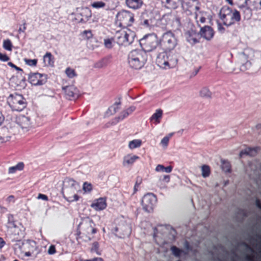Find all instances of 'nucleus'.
<instances>
[{"instance_id":"obj_1","label":"nucleus","mask_w":261,"mask_h":261,"mask_svg":"<svg viewBox=\"0 0 261 261\" xmlns=\"http://www.w3.org/2000/svg\"><path fill=\"white\" fill-rule=\"evenodd\" d=\"M79 229L80 230L79 234L80 235V238L84 242L90 241L98 231L93 220L89 217L82 220L79 225Z\"/></svg>"},{"instance_id":"obj_2","label":"nucleus","mask_w":261,"mask_h":261,"mask_svg":"<svg viewBox=\"0 0 261 261\" xmlns=\"http://www.w3.org/2000/svg\"><path fill=\"white\" fill-rule=\"evenodd\" d=\"M219 16L224 25L229 27L241 20V15L238 10L223 6L220 10Z\"/></svg>"},{"instance_id":"obj_3","label":"nucleus","mask_w":261,"mask_h":261,"mask_svg":"<svg viewBox=\"0 0 261 261\" xmlns=\"http://www.w3.org/2000/svg\"><path fill=\"white\" fill-rule=\"evenodd\" d=\"M127 60L131 68L140 69L147 61L146 53L141 49L133 50L128 54Z\"/></svg>"},{"instance_id":"obj_4","label":"nucleus","mask_w":261,"mask_h":261,"mask_svg":"<svg viewBox=\"0 0 261 261\" xmlns=\"http://www.w3.org/2000/svg\"><path fill=\"white\" fill-rule=\"evenodd\" d=\"M176 57L170 53V51H163L160 53L156 59V64L163 69H169L175 66L177 63Z\"/></svg>"},{"instance_id":"obj_5","label":"nucleus","mask_w":261,"mask_h":261,"mask_svg":"<svg viewBox=\"0 0 261 261\" xmlns=\"http://www.w3.org/2000/svg\"><path fill=\"white\" fill-rule=\"evenodd\" d=\"M7 102L13 111H22L27 106L25 98L22 95L17 93L11 94L7 97Z\"/></svg>"},{"instance_id":"obj_6","label":"nucleus","mask_w":261,"mask_h":261,"mask_svg":"<svg viewBox=\"0 0 261 261\" xmlns=\"http://www.w3.org/2000/svg\"><path fill=\"white\" fill-rule=\"evenodd\" d=\"M135 37L134 31L129 29L121 30L116 32L113 40L119 45H127L134 41Z\"/></svg>"},{"instance_id":"obj_7","label":"nucleus","mask_w":261,"mask_h":261,"mask_svg":"<svg viewBox=\"0 0 261 261\" xmlns=\"http://www.w3.org/2000/svg\"><path fill=\"white\" fill-rule=\"evenodd\" d=\"M140 45L145 53L152 51L159 47V40L154 34H148L140 40Z\"/></svg>"},{"instance_id":"obj_8","label":"nucleus","mask_w":261,"mask_h":261,"mask_svg":"<svg viewBox=\"0 0 261 261\" xmlns=\"http://www.w3.org/2000/svg\"><path fill=\"white\" fill-rule=\"evenodd\" d=\"M177 44V40L174 34L171 32L165 33L159 40V47L163 51H170Z\"/></svg>"},{"instance_id":"obj_9","label":"nucleus","mask_w":261,"mask_h":261,"mask_svg":"<svg viewBox=\"0 0 261 261\" xmlns=\"http://www.w3.org/2000/svg\"><path fill=\"white\" fill-rule=\"evenodd\" d=\"M116 18L117 24L123 28L132 26L135 21L134 13L125 10L118 12Z\"/></svg>"},{"instance_id":"obj_10","label":"nucleus","mask_w":261,"mask_h":261,"mask_svg":"<svg viewBox=\"0 0 261 261\" xmlns=\"http://www.w3.org/2000/svg\"><path fill=\"white\" fill-rule=\"evenodd\" d=\"M155 201L156 197L153 194L148 193L145 195L142 199V205L143 209L147 212H151Z\"/></svg>"},{"instance_id":"obj_11","label":"nucleus","mask_w":261,"mask_h":261,"mask_svg":"<svg viewBox=\"0 0 261 261\" xmlns=\"http://www.w3.org/2000/svg\"><path fill=\"white\" fill-rule=\"evenodd\" d=\"M91 10L88 7H82L77 10L75 19L79 22L85 23L91 17Z\"/></svg>"},{"instance_id":"obj_12","label":"nucleus","mask_w":261,"mask_h":261,"mask_svg":"<svg viewBox=\"0 0 261 261\" xmlns=\"http://www.w3.org/2000/svg\"><path fill=\"white\" fill-rule=\"evenodd\" d=\"M29 81L33 85L39 86L44 84L47 81V75L38 72L31 73L29 76Z\"/></svg>"},{"instance_id":"obj_13","label":"nucleus","mask_w":261,"mask_h":261,"mask_svg":"<svg viewBox=\"0 0 261 261\" xmlns=\"http://www.w3.org/2000/svg\"><path fill=\"white\" fill-rule=\"evenodd\" d=\"M62 90L66 98L70 100L77 98L80 94L78 89L73 85L63 87Z\"/></svg>"},{"instance_id":"obj_14","label":"nucleus","mask_w":261,"mask_h":261,"mask_svg":"<svg viewBox=\"0 0 261 261\" xmlns=\"http://www.w3.org/2000/svg\"><path fill=\"white\" fill-rule=\"evenodd\" d=\"M16 122L19 125L22 129L28 130L32 126V123L30 117L20 115L16 118Z\"/></svg>"},{"instance_id":"obj_15","label":"nucleus","mask_w":261,"mask_h":261,"mask_svg":"<svg viewBox=\"0 0 261 261\" xmlns=\"http://www.w3.org/2000/svg\"><path fill=\"white\" fill-rule=\"evenodd\" d=\"M187 41L192 45H194L199 42L200 36L195 31L191 30L185 33Z\"/></svg>"},{"instance_id":"obj_16","label":"nucleus","mask_w":261,"mask_h":261,"mask_svg":"<svg viewBox=\"0 0 261 261\" xmlns=\"http://www.w3.org/2000/svg\"><path fill=\"white\" fill-rule=\"evenodd\" d=\"M215 32L213 29L208 25L201 27L199 32L200 37L204 38L206 40H211L214 37Z\"/></svg>"},{"instance_id":"obj_17","label":"nucleus","mask_w":261,"mask_h":261,"mask_svg":"<svg viewBox=\"0 0 261 261\" xmlns=\"http://www.w3.org/2000/svg\"><path fill=\"white\" fill-rule=\"evenodd\" d=\"M11 137L12 134L8 127H0V144H3L9 142Z\"/></svg>"},{"instance_id":"obj_18","label":"nucleus","mask_w":261,"mask_h":261,"mask_svg":"<svg viewBox=\"0 0 261 261\" xmlns=\"http://www.w3.org/2000/svg\"><path fill=\"white\" fill-rule=\"evenodd\" d=\"M24 246L25 248L23 251L24 255L27 257L31 256L36 248V242L35 241L28 240L25 243Z\"/></svg>"},{"instance_id":"obj_19","label":"nucleus","mask_w":261,"mask_h":261,"mask_svg":"<svg viewBox=\"0 0 261 261\" xmlns=\"http://www.w3.org/2000/svg\"><path fill=\"white\" fill-rule=\"evenodd\" d=\"M108 0H103L101 1H95L91 4L92 8L96 9H103L105 10H109L111 7L108 3Z\"/></svg>"},{"instance_id":"obj_20","label":"nucleus","mask_w":261,"mask_h":261,"mask_svg":"<svg viewBox=\"0 0 261 261\" xmlns=\"http://www.w3.org/2000/svg\"><path fill=\"white\" fill-rule=\"evenodd\" d=\"M107 202L105 198H99L93 202L91 206L96 211H101L107 207Z\"/></svg>"},{"instance_id":"obj_21","label":"nucleus","mask_w":261,"mask_h":261,"mask_svg":"<svg viewBox=\"0 0 261 261\" xmlns=\"http://www.w3.org/2000/svg\"><path fill=\"white\" fill-rule=\"evenodd\" d=\"M65 194H64V198L68 202H72L79 200L80 197L76 193H73V190L70 188H65Z\"/></svg>"},{"instance_id":"obj_22","label":"nucleus","mask_w":261,"mask_h":261,"mask_svg":"<svg viewBox=\"0 0 261 261\" xmlns=\"http://www.w3.org/2000/svg\"><path fill=\"white\" fill-rule=\"evenodd\" d=\"M245 4L261 14V0H245Z\"/></svg>"},{"instance_id":"obj_23","label":"nucleus","mask_w":261,"mask_h":261,"mask_svg":"<svg viewBox=\"0 0 261 261\" xmlns=\"http://www.w3.org/2000/svg\"><path fill=\"white\" fill-rule=\"evenodd\" d=\"M240 8L242 11L245 19L248 20L251 17L252 15V11L253 9L250 8L249 6H247L246 4L245 5H243L240 6Z\"/></svg>"},{"instance_id":"obj_24","label":"nucleus","mask_w":261,"mask_h":261,"mask_svg":"<svg viewBox=\"0 0 261 261\" xmlns=\"http://www.w3.org/2000/svg\"><path fill=\"white\" fill-rule=\"evenodd\" d=\"M65 181L67 184L65 188H70L73 190V193L75 192L79 187V184L73 178L67 177Z\"/></svg>"},{"instance_id":"obj_25","label":"nucleus","mask_w":261,"mask_h":261,"mask_svg":"<svg viewBox=\"0 0 261 261\" xmlns=\"http://www.w3.org/2000/svg\"><path fill=\"white\" fill-rule=\"evenodd\" d=\"M127 6L133 9H139L143 4L142 0H126Z\"/></svg>"},{"instance_id":"obj_26","label":"nucleus","mask_w":261,"mask_h":261,"mask_svg":"<svg viewBox=\"0 0 261 261\" xmlns=\"http://www.w3.org/2000/svg\"><path fill=\"white\" fill-rule=\"evenodd\" d=\"M139 159L140 157L136 155L127 154L123 158V166L132 165Z\"/></svg>"},{"instance_id":"obj_27","label":"nucleus","mask_w":261,"mask_h":261,"mask_svg":"<svg viewBox=\"0 0 261 261\" xmlns=\"http://www.w3.org/2000/svg\"><path fill=\"white\" fill-rule=\"evenodd\" d=\"M258 149H259L258 147L247 148L245 149L244 150H242L241 151V152H240V154H239L241 158L244 154L249 155L251 156H255L256 154Z\"/></svg>"},{"instance_id":"obj_28","label":"nucleus","mask_w":261,"mask_h":261,"mask_svg":"<svg viewBox=\"0 0 261 261\" xmlns=\"http://www.w3.org/2000/svg\"><path fill=\"white\" fill-rule=\"evenodd\" d=\"M43 62L47 66H54L55 58L51 53L47 52L43 56Z\"/></svg>"},{"instance_id":"obj_29","label":"nucleus","mask_w":261,"mask_h":261,"mask_svg":"<svg viewBox=\"0 0 261 261\" xmlns=\"http://www.w3.org/2000/svg\"><path fill=\"white\" fill-rule=\"evenodd\" d=\"M162 116L163 110L161 109H157L155 113L150 117V121H154L155 124L160 123L161 122V119L162 118Z\"/></svg>"},{"instance_id":"obj_30","label":"nucleus","mask_w":261,"mask_h":261,"mask_svg":"<svg viewBox=\"0 0 261 261\" xmlns=\"http://www.w3.org/2000/svg\"><path fill=\"white\" fill-rule=\"evenodd\" d=\"M11 234L13 236V239L15 241H19L21 239L22 233L20 229L18 226L14 227L9 229Z\"/></svg>"},{"instance_id":"obj_31","label":"nucleus","mask_w":261,"mask_h":261,"mask_svg":"<svg viewBox=\"0 0 261 261\" xmlns=\"http://www.w3.org/2000/svg\"><path fill=\"white\" fill-rule=\"evenodd\" d=\"M109 63V58H104L95 62L93 65V67L95 68H102L106 67Z\"/></svg>"},{"instance_id":"obj_32","label":"nucleus","mask_w":261,"mask_h":261,"mask_svg":"<svg viewBox=\"0 0 261 261\" xmlns=\"http://www.w3.org/2000/svg\"><path fill=\"white\" fill-rule=\"evenodd\" d=\"M24 168V164L22 162H19L16 165L10 167L8 169L9 174H14L17 171H22Z\"/></svg>"},{"instance_id":"obj_33","label":"nucleus","mask_w":261,"mask_h":261,"mask_svg":"<svg viewBox=\"0 0 261 261\" xmlns=\"http://www.w3.org/2000/svg\"><path fill=\"white\" fill-rule=\"evenodd\" d=\"M162 4L167 9H172L177 7V4L174 0H161Z\"/></svg>"},{"instance_id":"obj_34","label":"nucleus","mask_w":261,"mask_h":261,"mask_svg":"<svg viewBox=\"0 0 261 261\" xmlns=\"http://www.w3.org/2000/svg\"><path fill=\"white\" fill-rule=\"evenodd\" d=\"M142 145V141L140 139H134L130 141L128 144V147L130 149L139 147Z\"/></svg>"},{"instance_id":"obj_35","label":"nucleus","mask_w":261,"mask_h":261,"mask_svg":"<svg viewBox=\"0 0 261 261\" xmlns=\"http://www.w3.org/2000/svg\"><path fill=\"white\" fill-rule=\"evenodd\" d=\"M222 169L225 172L230 173L231 171V166L230 163L226 161L222 162Z\"/></svg>"},{"instance_id":"obj_36","label":"nucleus","mask_w":261,"mask_h":261,"mask_svg":"<svg viewBox=\"0 0 261 261\" xmlns=\"http://www.w3.org/2000/svg\"><path fill=\"white\" fill-rule=\"evenodd\" d=\"M3 48L8 51H12L13 44L11 41L9 39L4 40L3 44Z\"/></svg>"},{"instance_id":"obj_37","label":"nucleus","mask_w":261,"mask_h":261,"mask_svg":"<svg viewBox=\"0 0 261 261\" xmlns=\"http://www.w3.org/2000/svg\"><path fill=\"white\" fill-rule=\"evenodd\" d=\"M65 72L67 76L70 79L76 77L77 75L75 70L69 67L66 69Z\"/></svg>"},{"instance_id":"obj_38","label":"nucleus","mask_w":261,"mask_h":261,"mask_svg":"<svg viewBox=\"0 0 261 261\" xmlns=\"http://www.w3.org/2000/svg\"><path fill=\"white\" fill-rule=\"evenodd\" d=\"M202 176L203 177H207L211 173L210 167L208 165H204L201 167Z\"/></svg>"},{"instance_id":"obj_39","label":"nucleus","mask_w":261,"mask_h":261,"mask_svg":"<svg viewBox=\"0 0 261 261\" xmlns=\"http://www.w3.org/2000/svg\"><path fill=\"white\" fill-rule=\"evenodd\" d=\"M24 62L25 64L31 67H36L37 65L38 60L37 59H24Z\"/></svg>"},{"instance_id":"obj_40","label":"nucleus","mask_w":261,"mask_h":261,"mask_svg":"<svg viewBox=\"0 0 261 261\" xmlns=\"http://www.w3.org/2000/svg\"><path fill=\"white\" fill-rule=\"evenodd\" d=\"M171 250L173 254L176 257H179L181 253L183 252L182 250L178 248L175 246H172L171 247Z\"/></svg>"},{"instance_id":"obj_41","label":"nucleus","mask_w":261,"mask_h":261,"mask_svg":"<svg viewBox=\"0 0 261 261\" xmlns=\"http://www.w3.org/2000/svg\"><path fill=\"white\" fill-rule=\"evenodd\" d=\"M129 115V113L126 110L122 112L119 116L115 118V122L118 123L120 121L122 120L123 119L127 117Z\"/></svg>"},{"instance_id":"obj_42","label":"nucleus","mask_w":261,"mask_h":261,"mask_svg":"<svg viewBox=\"0 0 261 261\" xmlns=\"http://www.w3.org/2000/svg\"><path fill=\"white\" fill-rule=\"evenodd\" d=\"M200 95L203 97H210L211 96V92L207 88H203L200 91Z\"/></svg>"},{"instance_id":"obj_43","label":"nucleus","mask_w":261,"mask_h":261,"mask_svg":"<svg viewBox=\"0 0 261 261\" xmlns=\"http://www.w3.org/2000/svg\"><path fill=\"white\" fill-rule=\"evenodd\" d=\"M8 228L9 229H11L14 227L16 226L15 221L13 220V216L12 215H9L8 216Z\"/></svg>"},{"instance_id":"obj_44","label":"nucleus","mask_w":261,"mask_h":261,"mask_svg":"<svg viewBox=\"0 0 261 261\" xmlns=\"http://www.w3.org/2000/svg\"><path fill=\"white\" fill-rule=\"evenodd\" d=\"M142 182V178L140 176H137L136 178V181L134 188V194L136 193L138 191V188Z\"/></svg>"},{"instance_id":"obj_45","label":"nucleus","mask_w":261,"mask_h":261,"mask_svg":"<svg viewBox=\"0 0 261 261\" xmlns=\"http://www.w3.org/2000/svg\"><path fill=\"white\" fill-rule=\"evenodd\" d=\"M200 12H195V18L197 22L200 21L201 23H204L205 21V18L204 16H202L200 14Z\"/></svg>"},{"instance_id":"obj_46","label":"nucleus","mask_w":261,"mask_h":261,"mask_svg":"<svg viewBox=\"0 0 261 261\" xmlns=\"http://www.w3.org/2000/svg\"><path fill=\"white\" fill-rule=\"evenodd\" d=\"M83 189L85 192H90L92 190V186L90 183L85 182L83 184Z\"/></svg>"},{"instance_id":"obj_47","label":"nucleus","mask_w":261,"mask_h":261,"mask_svg":"<svg viewBox=\"0 0 261 261\" xmlns=\"http://www.w3.org/2000/svg\"><path fill=\"white\" fill-rule=\"evenodd\" d=\"M113 42H114L113 40V38L110 39H106L104 40V44L106 47L108 48H111L113 47Z\"/></svg>"},{"instance_id":"obj_48","label":"nucleus","mask_w":261,"mask_h":261,"mask_svg":"<svg viewBox=\"0 0 261 261\" xmlns=\"http://www.w3.org/2000/svg\"><path fill=\"white\" fill-rule=\"evenodd\" d=\"M99 244L97 242H94L92 245L91 248V251L92 252H96L99 254L98 253Z\"/></svg>"},{"instance_id":"obj_49","label":"nucleus","mask_w":261,"mask_h":261,"mask_svg":"<svg viewBox=\"0 0 261 261\" xmlns=\"http://www.w3.org/2000/svg\"><path fill=\"white\" fill-rule=\"evenodd\" d=\"M170 136H171V135H170V136H166L162 139L161 144L163 146L165 147H167L168 146Z\"/></svg>"},{"instance_id":"obj_50","label":"nucleus","mask_w":261,"mask_h":261,"mask_svg":"<svg viewBox=\"0 0 261 261\" xmlns=\"http://www.w3.org/2000/svg\"><path fill=\"white\" fill-rule=\"evenodd\" d=\"M170 180V176L169 175H165L163 176V177H160L159 179V181L160 182H164L165 183L169 182Z\"/></svg>"},{"instance_id":"obj_51","label":"nucleus","mask_w":261,"mask_h":261,"mask_svg":"<svg viewBox=\"0 0 261 261\" xmlns=\"http://www.w3.org/2000/svg\"><path fill=\"white\" fill-rule=\"evenodd\" d=\"M57 252L56 247L54 245H51L48 249L47 253L49 255H53Z\"/></svg>"},{"instance_id":"obj_52","label":"nucleus","mask_w":261,"mask_h":261,"mask_svg":"<svg viewBox=\"0 0 261 261\" xmlns=\"http://www.w3.org/2000/svg\"><path fill=\"white\" fill-rule=\"evenodd\" d=\"M8 65L13 68H14L15 70H16L18 72H21L22 73L23 72L22 69H21V68H20L19 67H17L16 65H15L14 64H13L11 62H8Z\"/></svg>"},{"instance_id":"obj_53","label":"nucleus","mask_w":261,"mask_h":261,"mask_svg":"<svg viewBox=\"0 0 261 261\" xmlns=\"http://www.w3.org/2000/svg\"><path fill=\"white\" fill-rule=\"evenodd\" d=\"M83 36L86 39H90L92 37V33L90 30H85L83 33Z\"/></svg>"},{"instance_id":"obj_54","label":"nucleus","mask_w":261,"mask_h":261,"mask_svg":"<svg viewBox=\"0 0 261 261\" xmlns=\"http://www.w3.org/2000/svg\"><path fill=\"white\" fill-rule=\"evenodd\" d=\"M9 60V57H8L6 54H3L0 52V61L3 62H7Z\"/></svg>"},{"instance_id":"obj_55","label":"nucleus","mask_w":261,"mask_h":261,"mask_svg":"<svg viewBox=\"0 0 261 261\" xmlns=\"http://www.w3.org/2000/svg\"><path fill=\"white\" fill-rule=\"evenodd\" d=\"M120 104H121V102L120 101L116 102L114 104V106L111 107V108H113L114 109V113H116L117 111V110L119 109V106L120 105Z\"/></svg>"},{"instance_id":"obj_56","label":"nucleus","mask_w":261,"mask_h":261,"mask_svg":"<svg viewBox=\"0 0 261 261\" xmlns=\"http://www.w3.org/2000/svg\"><path fill=\"white\" fill-rule=\"evenodd\" d=\"M217 27L218 30L220 33H223L225 32V28L222 26V24L221 23L218 22Z\"/></svg>"},{"instance_id":"obj_57","label":"nucleus","mask_w":261,"mask_h":261,"mask_svg":"<svg viewBox=\"0 0 261 261\" xmlns=\"http://www.w3.org/2000/svg\"><path fill=\"white\" fill-rule=\"evenodd\" d=\"M164 166L163 165H158L155 168V171L156 172H163Z\"/></svg>"},{"instance_id":"obj_58","label":"nucleus","mask_w":261,"mask_h":261,"mask_svg":"<svg viewBox=\"0 0 261 261\" xmlns=\"http://www.w3.org/2000/svg\"><path fill=\"white\" fill-rule=\"evenodd\" d=\"M173 169V167L171 166H169L168 167H164V169L163 170V172H166V173H170L172 172Z\"/></svg>"},{"instance_id":"obj_59","label":"nucleus","mask_w":261,"mask_h":261,"mask_svg":"<svg viewBox=\"0 0 261 261\" xmlns=\"http://www.w3.org/2000/svg\"><path fill=\"white\" fill-rule=\"evenodd\" d=\"M38 198L41 199L45 200V201L48 200V197L46 195L41 194V193L38 194Z\"/></svg>"},{"instance_id":"obj_60","label":"nucleus","mask_w":261,"mask_h":261,"mask_svg":"<svg viewBox=\"0 0 261 261\" xmlns=\"http://www.w3.org/2000/svg\"><path fill=\"white\" fill-rule=\"evenodd\" d=\"M26 22H24L23 24L22 27H20L18 30V32L19 33H21V32L24 33L27 29L26 28Z\"/></svg>"},{"instance_id":"obj_61","label":"nucleus","mask_w":261,"mask_h":261,"mask_svg":"<svg viewBox=\"0 0 261 261\" xmlns=\"http://www.w3.org/2000/svg\"><path fill=\"white\" fill-rule=\"evenodd\" d=\"M6 242L4 241V239L2 237H0V249H2L3 247L6 245Z\"/></svg>"},{"instance_id":"obj_62","label":"nucleus","mask_w":261,"mask_h":261,"mask_svg":"<svg viewBox=\"0 0 261 261\" xmlns=\"http://www.w3.org/2000/svg\"><path fill=\"white\" fill-rule=\"evenodd\" d=\"M7 211V208L0 205V214H3Z\"/></svg>"},{"instance_id":"obj_63","label":"nucleus","mask_w":261,"mask_h":261,"mask_svg":"<svg viewBox=\"0 0 261 261\" xmlns=\"http://www.w3.org/2000/svg\"><path fill=\"white\" fill-rule=\"evenodd\" d=\"M7 201L9 202H10L11 201L14 202V196L13 195H10L7 198Z\"/></svg>"},{"instance_id":"obj_64","label":"nucleus","mask_w":261,"mask_h":261,"mask_svg":"<svg viewBox=\"0 0 261 261\" xmlns=\"http://www.w3.org/2000/svg\"><path fill=\"white\" fill-rule=\"evenodd\" d=\"M256 205L257 207L261 210V201L259 199H257L255 201Z\"/></svg>"}]
</instances>
